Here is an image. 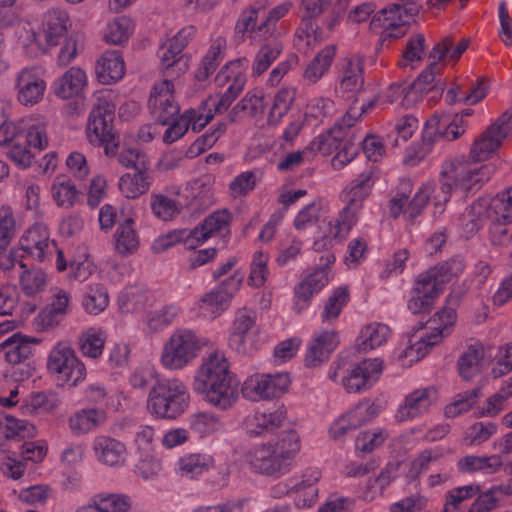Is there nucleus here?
Segmentation results:
<instances>
[{"instance_id": "nucleus-39", "label": "nucleus", "mask_w": 512, "mask_h": 512, "mask_svg": "<svg viewBox=\"0 0 512 512\" xmlns=\"http://www.w3.org/2000/svg\"><path fill=\"white\" fill-rule=\"evenodd\" d=\"M106 342V333L102 328L90 327L78 336V349L80 353L90 359L102 356Z\"/></svg>"}, {"instance_id": "nucleus-20", "label": "nucleus", "mask_w": 512, "mask_h": 512, "mask_svg": "<svg viewBox=\"0 0 512 512\" xmlns=\"http://www.w3.org/2000/svg\"><path fill=\"white\" fill-rule=\"evenodd\" d=\"M465 130H423L421 144L418 149L409 148L406 151L404 162L409 166L418 165L439 142L454 141L458 139Z\"/></svg>"}, {"instance_id": "nucleus-59", "label": "nucleus", "mask_w": 512, "mask_h": 512, "mask_svg": "<svg viewBox=\"0 0 512 512\" xmlns=\"http://www.w3.org/2000/svg\"><path fill=\"white\" fill-rule=\"evenodd\" d=\"M480 485L469 484L451 489L446 494L443 512H460L462 502L480 493Z\"/></svg>"}, {"instance_id": "nucleus-62", "label": "nucleus", "mask_w": 512, "mask_h": 512, "mask_svg": "<svg viewBox=\"0 0 512 512\" xmlns=\"http://www.w3.org/2000/svg\"><path fill=\"white\" fill-rule=\"evenodd\" d=\"M443 456L442 450L439 448H429L423 450L412 462L408 471V477L416 480L419 476L427 471L430 466L439 461Z\"/></svg>"}, {"instance_id": "nucleus-21", "label": "nucleus", "mask_w": 512, "mask_h": 512, "mask_svg": "<svg viewBox=\"0 0 512 512\" xmlns=\"http://www.w3.org/2000/svg\"><path fill=\"white\" fill-rule=\"evenodd\" d=\"M340 341L336 331L315 333L307 346L305 365L316 367L325 362L338 347Z\"/></svg>"}, {"instance_id": "nucleus-45", "label": "nucleus", "mask_w": 512, "mask_h": 512, "mask_svg": "<svg viewBox=\"0 0 512 512\" xmlns=\"http://www.w3.org/2000/svg\"><path fill=\"white\" fill-rule=\"evenodd\" d=\"M487 218L502 223H512V187L493 197L487 207Z\"/></svg>"}, {"instance_id": "nucleus-48", "label": "nucleus", "mask_w": 512, "mask_h": 512, "mask_svg": "<svg viewBox=\"0 0 512 512\" xmlns=\"http://www.w3.org/2000/svg\"><path fill=\"white\" fill-rule=\"evenodd\" d=\"M51 195L57 206L71 208L77 202L79 191L70 178L60 175L52 183Z\"/></svg>"}, {"instance_id": "nucleus-54", "label": "nucleus", "mask_w": 512, "mask_h": 512, "mask_svg": "<svg viewBox=\"0 0 512 512\" xmlns=\"http://www.w3.org/2000/svg\"><path fill=\"white\" fill-rule=\"evenodd\" d=\"M181 242H183L188 249H194L197 247L194 236L192 235V229L173 230L159 236L153 243V250L157 253L164 252Z\"/></svg>"}, {"instance_id": "nucleus-31", "label": "nucleus", "mask_w": 512, "mask_h": 512, "mask_svg": "<svg viewBox=\"0 0 512 512\" xmlns=\"http://www.w3.org/2000/svg\"><path fill=\"white\" fill-rule=\"evenodd\" d=\"M32 343L36 341L21 333H14L0 343V354L9 364H20L32 355Z\"/></svg>"}, {"instance_id": "nucleus-15", "label": "nucleus", "mask_w": 512, "mask_h": 512, "mask_svg": "<svg viewBox=\"0 0 512 512\" xmlns=\"http://www.w3.org/2000/svg\"><path fill=\"white\" fill-rule=\"evenodd\" d=\"M242 277L236 273L221 286L206 293L198 302V314L206 319H215L228 309L233 294L240 288Z\"/></svg>"}, {"instance_id": "nucleus-37", "label": "nucleus", "mask_w": 512, "mask_h": 512, "mask_svg": "<svg viewBox=\"0 0 512 512\" xmlns=\"http://www.w3.org/2000/svg\"><path fill=\"white\" fill-rule=\"evenodd\" d=\"M500 130H484L473 142L470 157L475 162L488 160L501 146Z\"/></svg>"}, {"instance_id": "nucleus-49", "label": "nucleus", "mask_w": 512, "mask_h": 512, "mask_svg": "<svg viewBox=\"0 0 512 512\" xmlns=\"http://www.w3.org/2000/svg\"><path fill=\"white\" fill-rule=\"evenodd\" d=\"M91 498L98 512H128L132 507L131 498L125 494L101 492Z\"/></svg>"}, {"instance_id": "nucleus-1", "label": "nucleus", "mask_w": 512, "mask_h": 512, "mask_svg": "<svg viewBox=\"0 0 512 512\" xmlns=\"http://www.w3.org/2000/svg\"><path fill=\"white\" fill-rule=\"evenodd\" d=\"M193 390L221 410H227L236 402L237 385L224 353L216 351L203 360L194 376Z\"/></svg>"}, {"instance_id": "nucleus-46", "label": "nucleus", "mask_w": 512, "mask_h": 512, "mask_svg": "<svg viewBox=\"0 0 512 512\" xmlns=\"http://www.w3.org/2000/svg\"><path fill=\"white\" fill-rule=\"evenodd\" d=\"M484 364V348L482 345H472L461 355L458 370L464 380H470L480 374Z\"/></svg>"}, {"instance_id": "nucleus-60", "label": "nucleus", "mask_w": 512, "mask_h": 512, "mask_svg": "<svg viewBox=\"0 0 512 512\" xmlns=\"http://www.w3.org/2000/svg\"><path fill=\"white\" fill-rule=\"evenodd\" d=\"M17 224L13 208L9 204L0 206V249H6L16 235Z\"/></svg>"}, {"instance_id": "nucleus-16", "label": "nucleus", "mask_w": 512, "mask_h": 512, "mask_svg": "<svg viewBox=\"0 0 512 512\" xmlns=\"http://www.w3.org/2000/svg\"><path fill=\"white\" fill-rule=\"evenodd\" d=\"M9 146L8 156L13 163L21 169L29 168L34 158L29 148L42 151L48 146L46 130H18Z\"/></svg>"}, {"instance_id": "nucleus-56", "label": "nucleus", "mask_w": 512, "mask_h": 512, "mask_svg": "<svg viewBox=\"0 0 512 512\" xmlns=\"http://www.w3.org/2000/svg\"><path fill=\"white\" fill-rule=\"evenodd\" d=\"M334 55L335 48L333 46L322 49L306 67L304 78L311 83H316L330 67Z\"/></svg>"}, {"instance_id": "nucleus-5", "label": "nucleus", "mask_w": 512, "mask_h": 512, "mask_svg": "<svg viewBox=\"0 0 512 512\" xmlns=\"http://www.w3.org/2000/svg\"><path fill=\"white\" fill-rule=\"evenodd\" d=\"M189 403V391L180 379H162L149 391L147 410L156 419L173 420L187 410Z\"/></svg>"}, {"instance_id": "nucleus-8", "label": "nucleus", "mask_w": 512, "mask_h": 512, "mask_svg": "<svg viewBox=\"0 0 512 512\" xmlns=\"http://www.w3.org/2000/svg\"><path fill=\"white\" fill-rule=\"evenodd\" d=\"M46 367L58 382L69 387H76L87 376L85 364L66 341H59L52 347L47 357Z\"/></svg>"}, {"instance_id": "nucleus-43", "label": "nucleus", "mask_w": 512, "mask_h": 512, "mask_svg": "<svg viewBox=\"0 0 512 512\" xmlns=\"http://www.w3.org/2000/svg\"><path fill=\"white\" fill-rule=\"evenodd\" d=\"M349 300V286L345 285L334 289L323 305L320 313L321 322L324 324H332L335 322Z\"/></svg>"}, {"instance_id": "nucleus-40", "label": "nucleus", "mask_w": 512, "mask_h": 512, "mask_svg": "<svg viewBox=\"0 0 512 512\" xmlns=\"http://www.w3.org/2000/svg\"><path fill=\"white\" fill-rule=\"evenodd\" d=\"M391 335L390 328L383 323L373 322L363 327L357 337V349L373 350L385 344Z\"/></svg>"}, {"instance_id": "nucleus-22", "label": "nucleus", "mask_w": 512, "mask_h": 512, "mask_svg": "<svg viewBox=\"0 0 512 512\" xmlns=\"http://www.w3.org/2000/svg\"><path fill=\"white\" fill-rule=\"evenodd\" d=\"M286 419V411L278 408L273 411H256L245 418L244 426L250 436H263L275 432Z\"/></svg>"}, {"instance_id": "nucleus-24", "label": "nucleus", "mask_w": 512, "mask_h": 512, "mask_svg": "<svg viewBox=\"0 0 512 512\" xmlns=\"http://www.w3.org/2000/svg\"><path fill=\"white\" fill-rule=\"evenodd\" d=\"M504 462L499 454L474 455L469 454L457 460L456 467L461 474L493 475L502 470Z\"/></svg>"}, {"instance_id": "nucleus-18", "label": "nucleus", "mask_w": 512, "mask_h": 512, "mask_svg": "<svg viewBox=\"0 0 512 512\" xmlns=\"http://www.w3.org/2000/svg\"><path fill=\"white\" fill-rule=\"evenodd\" d=\"M465 162L459 160L445 161L439 174L441 186L437 193L433 192L435 213H442L454 190H460V182L464 178Z\"/></svg>"}, {"instance_id": "nucleus-35", "label": "nucleus", "mask_w": 512, "mask_h": 512, "mask_svg": "<svg viewBox=\"0 0 512 512\" xmlns=\"http://www.w3.org/2000/svg\"><path fill=\"white\" fill-rule=\"evenodd\" d=\"M94 451L99 461L110 466L121 465L125 462V445L113 438L100 436L94 440Z\"/></svg>"}, {"instance_id": "nucleus-4", "label": "nucleus", "mask_w": 512, "mask_h": 512, "mask_svg": "<svg viewBox=\"0 0 512 512\" xmlns=\"http://www.w3.org/2000/svg\"><path fill=\"white\" fill-rule=\"evenodd\" d=\"M173 88V83L167 79L154 85L148 107L155 122L168 128H205L201 126L204 120L200 107L190 108L179 116L180 108L174 101Z\"/></svg>"}, {"instance_id": "nucleus-32", "label": "nucleus", "mask_w": 512, "mask_h": 512, "mask_svg": "<svg viewBox=\"0 0 512 512\" xmlns=\"http://www.w3.org/2000/svg\"><path fill=\"white\" fill-rule=\"evenodd\" d=\"M384 362L379 358H367L354 367V391L371 388L383 373Z\"/></svg>"}, {"instance_id": "nucleus-3", "label": "nucleus", "mask_w": 512, "mask_h": 512, "mask_svg": "<svg viewBox=\"0 0 512 512\" xmlns=\"http://www.w3.org/2000/svg\"><path fill=\"white\" fill-rule=\"evenodd\" d=\"M463 270L464 263L461 260H451L419 274L407 302L409 311L413 314L429 313L444 286Z\"/></svg>"}, {"instance_id": "nucleus-12", "label": "nucleus", "mask_w": 512, "mask_h": 512, "mask_svg": "<svg viewBox=\"0 0 512 512\" xmlns=\"http://www.w3.org/2000/svg\"><path fill=\"white\" fill-rule=\"evenodd\" d=\"M19 249L38 262L50 261L57 251L56 242L44 223H35L19 238Z\"/></svg>"}, {"instance_id": "nucleus-58", "label": "nucleus", "mask_w": 512, "mask_h": 512, "mask_svg": "<svg viewBox=\"0 0 512 512\" xmlns=\"http://www.w3.org/2000/svg\"><path fill=\"white\" fill-rule=\"evenodd\" d=\"M352 377V353L342 351L336 360L331 364L329 378L341 383L347 392H350V378Z\"/></svg>"}, {"instance_id": "nucleus-64", "label": "nucleus", "mask_w": 512, "mask_h": 512, "mask_svg": "<svg viewBox=\"0 0 512 512\" xmlns=\"http://www.w3.org/2000/svg\"><path fill=\"white\" fill-rule=\"evenodd\" d=\"M388 436V432L382 428L363 432L357 436L356 449L360 453H371L381 447Z\"/></svg>"}, {"instance_id": "nucleus-44", "label": "nucleus", "mask_w": 512, "mask_h": 512, "mask_svg": "<svg viewBox=\"0 0 512 512\" xmlns=\"http://www.w3.org/2000/svg\"><path fill=\"white\" fill-rule=\"evenodd\" d=\"M139 237L134 228V221L126 219L121 223L114 234V249L121 256H128L137 251Z\"/></svg>"}, {"instance_id": "nucleus-53", "label": "nucleus", "mask_w": 512, "mask_h": 512, "mask_svg": "<svg viewBox=\"0 0 512 512\" xmlns=\"http://www.w3.org/2000/svg\"><path fill=\"white\" fill-rule=\"evenodd\" d=\"M225 47V40L217 38L211 45L207 54L203 57L198 70L195 73V78L198 81H205L217 69L218 65L223 59L222 50Z\"/></svg>"}, {"instance_id": "nucleus-41", "label": "nucleus", "mask_w": 512, "mask_h": 512, "mask_svg": "<svg viewBox=\"0 0 512 512\" xmlns=\"http://www.w3.org/2000/svg\"><path fill=\"white\" fill-rule=\"evenodd\" d=\"M194 33L195 30L192 26L183 28L177 33V35L163 44L158 50L160 66L167 64L176 58H186V56L182 54V51L192 39Z\"/></svg>"}, {"instance_id": "nucleus-55", "label": "nucleus", "mask_w": 512, "mask_h": 512, "mask_svg": "<svg viewBox=\"0 0 512 512\" xmlns=\"http://www.w3.org/2000/svg\"><path fill=\"white\" fill-rule=\"evenodd\" d=\"M86 137L93 146L102 147L106 156L117 155L120 146L117 130H87Z\"/></svg>"}, {"instance_id": "nucleus-13", "label": "nucleus", "mask_w": 512, "mask_h": 512, "mask_svg": "<svg viewBox=\"0 0 512 512\" xmlns=\"http://www.w3.org/2000/svg\"><path fill=\"white\" fill-rule=\"evenodd\" d=\"M71 27L68 13L59 8L48 10L42 19V27L33 32V41L43 52L59 44Z\"/></svg>"}, {"instance_id": "nucleus-38", "label": "nucleus", "mask_w": 512, "mask_h": 512, "mask_svg": "<svg viewBox=\"0 0 512 512\" xmlns=\"http://www.w3.org/2000/svg\"><path fill=\"white\" fill-rule=\"evenodd\" d=\"M150 170L123 174L118 182L120 193L127 199H136L146 194L151 186Z\"/></svg>"}, {"instance_id": "nucleus-34", "label": "nucleus", "mask_w": 512, "mask_h": 512, "mask_svg": "<svg viewBox=\"0 0 512 512\" xmlns=\"http://www.w3.org/2000/svg\"><path fill=\"white\" fill-rule=\"evenodd\" d=\"M87 85L86 73L78 67H71L55 83V94L62 99L83 95Z\"/></svg>"}, {"instance_id": "nucleus-11", "label": "nucleus", "mask_w": 512, "mask_h": 512, "mask_svg": "<svg viewBox=\"0 0 512 512\" xmlns=\"http://www.w3.org/2000/svg\"><path fill=\"white\" fill-rule=\"evenodd\" d=\"M440 73L438 62L434 60L408 87L401 84H392L389 90L392 92L390 102L394 101V97L402 95L406 92L404 100L407 104L415 103L424 94L433 93L432 98H439L444 89L445 82L436 79V75Z\"/></svg>"}, {"instance_id": "nucleus-52", "label": "nucleus", "mask_w": 512, "mask_h": 512, "mask_svg": "<svg viewBox=\"0 0 512 512\" xmlns=\"http://www.w3.org/2000/svg\"><path fill=\"white\" fill-rule=\"evenodd\" d=\"M150 207L153 215L162 221H171L180 213L181 204L161 193H152L150 196Z\"/></svg>"}, {"instance_id": "nucleus-30", "label": "nucleus", "mask_w": 512, "mask_h": 512, "mask_svg": "<svg viewBox=\"0 0 512 512\" xmlns=\"http://www.w3.org/2000/svg\"><path fill=\"white\" fill-rule=\"evenodd\" d=\"M18 100L24 105H33L43 96L45 82L33 69H24L17 77Z\"/></svg>"}, {"instance_id": "nucleus-19", "label": "nucleus", "mask_w": 512, "mask_h": 512, "mask_svg": "<svg viewBox=\"0 0 512 512\" xmlns=\"http://www.w3.org/2000/svg\"><path fill=\"white\" fill-rule=\"evenodd\" d=\"M437 400L434 387L419 388L408 394L397 410L398 421H408L426 413Z\"/></svg>"}, {"instance_id": "nucleus-63", "label": "nucleus", "mask_w": 512, "mask_h": 512, "mask_svg": "<svg viewBox=\"0 0 512 512\" xmlns=\"http://www.w3.org/2000/svg\"><path fill=\"white\" fill-rule=\"evenodd\" d=\"M133 22L126 16L115 18L108 24L105 39L108 43L121 44L128 40L133 30Z\"/></svg>"}, {"instance_id": "nucleus-26", "label": "nucleus", "mask_w": 512, "mask_h": 512, "mask_svg": "<svg viewBox=\"0 0 512 512\" xmlns=\"http://www.w3.org/2000/svg\"><path fill=\"white\" fill-rule=\"evenodd\" d=\"M215 467V459L207 453H188L176 463V473L187 479H198Z\"/></svg>"}, {"instance_id": "nucleus-27", "label": "nucleus", "mask_w": 512, "mask_h": 512, "mask_svg": "<svg viewBox=\"0 0 512 512\" xmlns=\"http://www.w3.org/2000/svg\"><path fill=\"white\" fill-rule=\"evenodd\" d=\"M107 420V413L103 409L84 408L77 410L68 418V427L72 434L83 435L96 430Z\"/></svg>"}, {"instance_id": "nucleus-2", "label": "nucleus", "mask_w": 512, "mask_h": 512, "mask_svg": "<svg viewBox=\"0 0 512 512\" xmlns=\"http://www.w3.org/2000/svg\"><path fill=\"white\" fill-rule=\"evenodd\" d=\"M301 450V439L295 430L282 433L276 441L254 447L248 455L250 466L267 476H280L289 472Z\"/></svg>"}, {"instance_id": "nucleus-6", "label": "nucleus", "mask_w": 512, "mask_h": 512, "mask_svg": "<svg viewBox=\"0 0 512 512\" xmlns=\"http://www.w3.org/2000/svg\"><path fill=\"white\" fill-rule=\"evenodd\" d=\"M412 191L413 183L411 180L404 178L399 181L387 204L388 213L392 218L403 217L407 222L413 223L429 203L434 192V183L422 184L414 196L410 198Z\"/></svg>"}, {"instance_id": "nucleus-7", "label": "nucleus", "mask_w": 512, "mask_h": 512, "mask_svg": "<svg viewBox=\"0 0 512 512\" xmlns=\"http://www.w3.org/2000/svg\"><path fill=\"white\" fill-rule=\"evenodd\" d=\"M206 341L190 329L174 331L165 342L161 356V365L171 371L181 370L197 356Z\"/></svg>"}, {"instance_id": "nucleus-51", "label": "nucleus", "mask_w": 512, "mask_h": 512, "mask_svg": "<svg viewBox=\"0 0 512 512\" xmlns=\"http://www.w3.org/2000/svg\"><path fill=\"white\" fill-rule=\"evenodd\" d=\"M469 42V39L464 38L454 47L453 39L447 36L433 47L429 57L433 58L437 62L448 59L449 61L456 63L461 55L467 50Z\"/></svg>"}, {"instance_id": "nucleus-14", "label": "nucleus", "mask_w": 512, "mask_h": 512, "mask_svg": "<svg viewBox=\"0 0 512 512\" xmlns=\"http://www.w3.org/2000/svg\"><path fill=\"white\" fill-rule=\"evenodd\" d=\"M290 384L288 373L254 374L244 382L243 393L252 400H268L283 395Z\"/></svg>"}, {"instance_id": "nucleus-36", "label": "nucleus", "mask_w": 512, "mask_h": 512, "mask_svg": "<svg viewBox=\"0 0 512 512\" xmlns=\"http://www.w3.org/2000/svg\"><path fill=\"white\" fill-rule=\"evenodd\" d=\"M124 73V60L118 51H106L97 62L96 74L103 84L120 80Z\"/></svg>"}, {"instance_id": "nucleus-61", "label": "nucleus", "mask_w": 512, "mask_h": 512, "mask_svg": "<svg viewBox=\"0 0 512 512\" xmlns=\"http://www.w3.org/2000/svg\"><path fill=\"white\" fill-rule=\"evenodd\" d=\"M295 96L296 89L293 87H283L277 92L268 118L271 125H276L288 112L295 100Z\"/></svg>"}, {"instance_id": "nucleus-29", "label": "nucleus", "mask_w": 512, "mask_h": 512, "mask_svg": "<svg viewBox=\"0 0 512 512\" xmlns=\"http://www.w3.org/2000/svg\"><path fill=\"white\" fill-rule=\"evenodd\" d=\"M94 96L96 103L89 114L87 128H108L112 125L115 114L113 93L109 90H101Z\"/></svg>"}, {"instance_id": "nucleus-28", "label": "nucleus", "mask_w": 512, "mask_h": 512, "mask_svg": "<svg viewBox=\"0 0 512 512\" xmlns=\"http://www.w3.org/2000/svg\"><path fill=\"white\" fill-rule=\"evenodd\" d=\"M459 303V298L450 294L446 299V305L437 311L427 322L426 327H421L420 330L431 331V334L439 335V340L449 334L451 328L454 326L457 318L456 306Z\"/></svg>"}, {"instance_id": "nucleus-17", "label": "nucleus", "mask_w": 512, "mask_h": 512, "mask_svg": "<svg viewBox=\"0 0 512 512\" xmlns=\"http://www.w3.org/2000/svg\"><path fill=\"white\" fill-rule=\"evenodd\" d=\"M246 83V76L242 71H237L233 76V81L229 84L227 90L222 95H210L199 105L202 118L201 126L208 125L215 114L226 111L231 103L243 91Z\"/></svg>"}, {"instance_id": "nucleus-50", "label": "nucleus", "mask_w": 512, "mask_h": 512, "mask_svg": "<svg viewBox=\"0 0 512 512\" xmlns=\"http://www.w3.org/2000/svg\"><path fill=\"white\" fill-rule=\"evenodd\" d=\"M283 50V45L277 39L264 43L257 51L252 64V75H262L271 64L279 57Z\"/></svg>"}, {"instance_id": "nucleus-25", "label": "nucleus", "mask_w": 512, "mask_h": 512, "mask_svg": "<svg viewBox=\"0 0 512 512\" xmlns=\"http://www.w3.org/2000/svg\"><path fill=\"white\" fill-rule=\"evenodd\" d=\"M232 214L228 209H219L208 215L199 225L192 229V235L199 246L216 233L228 231Z\"/></svg>"}, {"instance_id": "nucleus-9", "label": "nucleus", "mask_w": 512, "mask_h": 512, "mask_svg": "<svg viewBox=\"0 0 512 512\" xmlns=\"http://www.w3.org/2000/svg\"><path fill=\"white\" fill-rule=\"evenodd\" d=\"M229 346L240 354H253L262 346L260 330L256 325V313L249 308L236 311L230 328Z\"/></svg>"}, {"instance_id": "nucleus-33", "label": "nucleus", "mask_w": 512, "mask_h": 512, "mask_svg": "<svg viewBox=\"0 0 512 512\" xmlns=\"http://www.w3.org/2000/svg\"><path fill=\"white\" fill-rule=\"evenodd\" d=\"M344 207L337 217L329 222V234L334 239L342 241L346 239L352 228V188L345 187L339 195Z\"/></svg>"}, {"instance_id": "nucleus-57", "label": "nucleus", "mask_w": 512, "mask_h": 512, "mask_svg": "<svg viewBox=\"0 0 512 512\" xmlns=\"http://www.w3.org/2000/svg\"><path fill=\"white\" fill-rule=\"evenodd\" d=\"M108 304L109 296L103 284L96 283L88 287L82 301L83 308L87 313L98 315L106 309Z\"/></svg>"}, {"instance_id": "nucleus-42", "label": "nucleus", "mask_w": 512, "mask_h": 512, "mask_svg": "<svg viewBox=\"0 0 512 512\" xmlns=\"http://www.w3.org/2000/svg\"><path fill=\"white\" fill-rule=\"evenodd\" d=\"M224 422L213 412L202 411L190 415L189 428L199 438H206L222 432Z\"/></svg>"}, {"instance_id": "nucleus-10", "label": "nucleus", "mask_w": 512, "mask_h": 512, "mask_svg": "<svg viewBox=\"0 0 512 512\" xmlns=\"http://www.w3.org/2000/svg\"><path fill=\"white\" fill-rule=\"evenodd\" d=\"M320 267L312 269L294 288L293 310L300 314L306 310L314 295L318 294L331 280L329 265L335 262L332 253L320 258Z\"/></svg>"}, {"instance_id": "nucleus-47", "label": "nucleus", "mask_w": 512, "mask_h": 512, "mask_svg": "<svg viewBox=\"0 0 512 512\" xmlns=\"http://www.w3.org/2000/svg\"><path fill=\"white\" fill-rule=\"evenodd\" d=\"M19 284L27 296H35L43 292L47 286L46 273L38 268H28L24 262L20 263Z\"/></svg>"}, {"instance_id": "nucleus-23", "label": "nucleus", "mask_w": 512, "mask_h": 512, "mask_svg": "<svg viewBox=\"0 0 512 512\" xmlns=\"http://www.w3.org/2000/svg\"><path fill=\"white\" fill-rule=\"evenodd\" d=\"M417 12L416 6L402 7L399 3L389 4L372 17L369 24L370 30L379 27L398 29L407 25Z\"/></svg>"}]
</instances>
